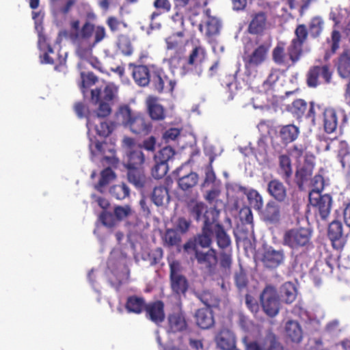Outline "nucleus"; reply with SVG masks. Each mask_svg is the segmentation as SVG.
I'll return each mask as SVG.
<instances>
[{
  "mask_svg": "<svg viewBox=\"0 0 350 350\" xmlns=\"http://www.w3.org/2000/svg\"><path fill=\"white\" fill-rule=\"evenodd\" d=\"M157 140L153 136H150L145 139L141 144L138 145L139 150L144 149L150 152H154L156 149Z\"/></svg>",
  "mask_w": 350,
  "mask_h": 350,
  "instance_id": "nucleus-60",
  "label": "nucleus"
},
{
  "mask_svg": "<svg viewBox=\"0 0 350 350\" xmlns=\"http://www.w3.org/2000/svg\"><path fill=\"white\" fill-rule=\"evenodd\" d=\"M243 342L246 350H283L282 347L272 334H269L262 342H248L247 337L243 339Z\"/></svg>",
  "mask_w": 350,
  "mask_h": 350,
  "instance_id": "nucleus-11",
  "label": "nucleus"
},
{
  "mask_svg": "<svg viewBox=\"0 0 350 350\" xmlns=\"http://www.w3.org/2000/svg\"><path fill=\"white\" fill-rule=\"evenodd\" d=\"M273 59L279 65L287 66L289 65L291 59H289L288 54L286 55L284 52V44L282 42L278 43L273 51Z\"/></svg>",
  "mask_w": 350,
  "mask_h": 350,
  "instance_id": "nucleus-37",
  "label": "nucleus"
},
{
  "mask_svg": "<svg viewBox=\"0 0 350 350\" xmlns=\"http://www.w3.org/2000/svg\"><path fill=\"white\" fill-rule=\"evenodd\" d=\"M347 120V114L341 107L334 109L329 107L324 108L322 111L323 126L327 133H333L338 125L345 124Z\"/></svg>",
  "mask_w": 350,
  "mask_h": 350,
  "instance_id": "nucleus-5",
  "label": "nucleus"
},
{
  "mask_svg": "<svg viewBox=\"0 0 350 350\" xmlns=\"http://www.w3.org/2000/svg\"><path fill=\"white\" fill-rule=\"evenodd\" d=\"M128 179L135 187H143L146 180L144 168L128 169Z\"/></svg>",
  "mask_w": 350,
  "mask_h": 350,
  "instance_id": "nucleus-35",
  "label": "nucleus"
},
{
  "mask_svg": "<svg viewBox=\"0 0 350 350\" xmlns=\"http://www.w3.org/2000/svg\"><path fill=\"white\" fill-rule=\"evenodd\" d=\"M204 21L203 24L199 25V29L203 31L205 30V34L208 36L215 35L219 33L220 28L219 21L211 15L210 9H206L204 11Z\"/></svg>",
  "mask_w": 350,
  "mask_h": 350,
  "instance_id": "nucleus-17",
  "label": "nucleus"
},
{
  "mask_svg": "<svg viewBox=\"0 0 350 350\" xmlns=\"http://www.w3.org/2000/svg\"><path fill=\"white\" fill-rule=\"evenodd\" d=\"M299 129L293 124L283 126L280 131V136L285 143L295 140L299 135Z\"/></svg>",
  "mask_w": 350,
  "mask_h": 350,
  "instance_id": "nucleus-36",
  "label": "nucleus"
},
{
  "mask_svg": "<svg viewBox=\"0 0 350 350\" xmlns=\"http://www.w3.org/2000/svg\"><path fill=\"white\" fill-rule=\"evenodd\" d=\"M152 199L156 205H163L164 201L165 200H168V193L167 189L163 186L154 187L152 192Z\"/></svg>",
  "mask_w": 350,
  "mask_h": 350,
  "instance_id": "nucleus-47",
  "label": "nucleus"
},
{
  "mask_svg": "<svg viewBox=\"0 0 350 350\" xmlns=\"http://www.w3.org/2000/svg\"><path fill=\"white\" fill-rule=\"evenodd\" d=\"M267 144L265 139L260 138L257 142L256 147L254 148V154L258 161L264 162L267 161Z\"/></svg>",
  "mask_w": 350,
  "mask_h": 350,
  "instance_id": "nucleus-43",
  "label": "nucleus"
},
{
  "mask_svg": "<svg viewBox=\"0 0 350 350\" xmlns=\"http://www.w3.org/2000/svg\"><path fill=\"white\" fill-rule=\"evenodd\" d=\"M267 191L275 200L282 202L286 197V189L285 186L277 179L269 182Z\"/></svg>",
  "mask_w": 350,
  "mask_h": 350,
  "instance_id": "nucleus-24",
  "label": "nucleus"
},
{
  "mask_svg": "<svg viewBox=\"0 0 350 350\" xmlns=\"http://www.w3.org/2000/svg\"><path fill=\"white\" fill-rule=\"evenodd\" d=\"M235 283L239 290L245 288L247 284V278L245 272L241 269L234 275Z\"/></svg>",
  "mask_w": 350,
  "mask_h": 350,
  "instance_id": "nucleus-62",
  "label": "nucleus"
},
{
  "mask_svg": "<svg viewBox=\"0 0 350 350\" xmlns=\"http://www.w3.org/2000/svg\"><path fill=\"white\" fill-rule=\"evenodd\" d=\"M285 331L287 337L292 342H299L303 336L302 329L300 325L295 321H288L285 326Z\"/></svg>",
  "mask_w": 350,
  "mask_h": 350,
  "instance_id": "nucleus-30",
  "label": "nucleus"
},
{
  "mask_svg": "<svg viewBox=\"0 0 350 350\" xmlns=\"http://www.w3.org/2000/svg\"><path fill=\"white\" fill-rule=\"evenodd\" d=\"M36 30L38 34V47L41 51L48 50L49 53H53V50L51 46L47 43V39L42 33V27L40 24H38V21L35 22Z\"/></svg>",
  "mask_w": 350,
  "mask_h": 350,
  "instance_id": "nucleus-49",
  "label": "nucleus"
},
{
  "mask_svg": "<svg viewBox=\"0 0 350 350\" xmlns=\"http://www.w3.org/2000/svg\"><path fill=\"white\" fill-rule=\"evenodd\" d=\"M116 178V174L113 171L107 167L101 172L100 179L99 183L95 185L96 189L100 192H103V188L107 185L111 181Z\"/></svg>",
  "mask_w": 350,
  "mask_h": 350,
  "instance_id": "nucleus-42",
  "label": "nucleus"
},
{
  "mask_svg": "<svg viewBox=\"0 0 350 350\" xmlns=\"http://www.w3.org/2000/svg\"><path fill=\"white\" fill-rule=\"evenodd\" d=\"M146 306L142 297L132 295L127 297L125 308L129 313L139 314L145 310Z\"/></svg>",
  "mask_w": 350,
  "mask_h": 350,
  "instance_id": "nucleus-23",
  "label": "nucleus"
},
{
  "mask_svg": "<svg viewBox=\"0 0 350 350\" xmlns=\"http://www.w3.org/2000/svg\"><path fill=\"white\" fill-rule=\"evenodd\" d=\"M146 161V157L141 150H131L126 152L124 162L127 169H139L144 168Z\"/></svg>",
  "mask_w": 350,
  "mask_h": 350,
  "instance_id": "nucleus-16",
  "label": "nucleus"
},
{
  "mask_svg": "<svg viewBox=\"0 0 350 350\" xmlns=\"http://www.w3.org/2000/svg\"><path fill=\"white\" fill-rule=\"evenodd\" d=\"M107 275L111 286L117 288L129 278L127 258L118 250H113L107 262Z\"/></svg>",
  "mask_w": 350,
  "mask_h": 350,
  "instance_id": "nucleus-3",
  "label": "nucleus"
},
{
  "mask_svg": "<svg viewBox=\"0 0 350 350\" xmlns=\"http://www.w3.org/2000/svg\"><path fill=\"white\" fill-rule=\"evenodd\" d=\"M148 111L150 117L153 120H159L165 118V113L163 107L158 104L153 98L148 100Z\"/></svg>",
  "mask_w": 350,
  "mask_h": 350,
  "instance_id": "nucleus-40",
  "label": "nucleus"
},
{
  "mask_svg": "<svg viewBox=\"0 0 350 350\" xmlns=\"http://www.w3.org/2000/svg\"><path fill=\"white\" fill-rule=\"evenodd\" d=\"M328 237L334 248L340 250L344 246L342 224L340 221L334 220L330 223L328 228Z\"/></svg>",
  "mask_w": 350,
  "mask_h": 350,
  "instance_id": "nucleus-13",
  "label": "nucleus"
},
{
  "mask_svg": "<svg viewBox=\"0 0 350 350\" xmlns=\"http://www.w3.org/2000/svg\"><path fill=\"white\" fill-rule=\"evenodd\" d=\"M187 324L185 317L181 313H174L168 317V332H181L186 328Z\"/></svg>",
  "mask_w": 350,
  "mask_h": 350,
  "instance_id": "nucleus-28",
  "label": "nucleus"
},
{
  "mask_svg": "<svg viewBox=\"0 0 350 350\" xmlns=\"http://www.w3.org/2000/svg\"><path fill=\"white\" fill-rule=\"evenodd\" d=\"M127 127L135 134L146 135L150 132L152 126L149 122L146 121L144 117L137 113Z\"/></svg>",
  "mask_w": 350,
  "mask_h": 350,
  "instance_id": "nucleus-19",
  "label": "nucleus"
},
{
  "mask_svg": "<svg viewBox=\"0 0 350 350\" xmlns=\"http://www.w3.org/2000/svg\"><path fill=\"white\" fill-rule=\"evenodd\" d=\"M191 215L197 221L203 219L204 222V215L208 211H216L215 209H208L206 206L201 202H191L189 204Z\"/></svg>",
  "mask_w": 350,
  "mask_h": 350,
  "instance_id": "nucleus-34",
  "label": "nucleus"
},
{
  "mask_svg": "<svg viewBox=\"0 0 350 350\" xmlns=\"http://www.w3.org/2000/svg\"><path fill=\"white\" fill-rule=\"evenodd\" d=\"M303 44L292 40L288 48V54L292 64L296 62L301 54Z\"/></svg>",
  "mask_w": 350,
  "mask_h": 350,
  "instance_id": "nucleus-48",
  "label": "nucleus"
},
{
  "mask_svg": "<svg viewBox=\"0 0 350 350\" xmlns=\"http://www.w3.org/2000/svg\"><path fill=\"white\" fill-rule=\"evenodd\" d=\"M284 260L282 250H275L272 247L266 250L264 253L262 261L267 267L274 268L279 266Z\"/></svg>",
  "mask_w": 350,
  "mask_h": 350,
  "instance_id": "nucleus-21",
  "label": "nucleus"
},
{
  "mask_svg": "<svg viewBox=\"0 0 350 350\" xmlns=\"http://www.w3.org/2000/svg\"><path fill=\"white\" fill-rule=\"evenodd\" d=\"M146 317L156 324L161 323L165 319L164 305L162 301H157L147 304L146 309Z\"/></svg>",
  "mask_w": 350,
  "mask_h": 350,
  "instance_id": "nucleus-18",
  "label": "nucleus"
},
{
  "mask_svg": "<svg viewBox=\"0 0 350 350\" xmlns=\"http://www.w3.org/2000/svg\"><path fill=\"white\" fill-rule=\"evenodd\" d=\"M337 69L342 78L350 77V50L344 51L338 58Z\"/></svg>",
  "mask_w": 350,
  "mask_h": 350,
  "instance_id": "nucleus-32",
  "label": "nucleus"
},
{
  "mask_svg": "<svg viewBox=\"0 0 350 350\" xmlns=\"http://www.w3.org/2000/svg\"><path fill=\"white\" fill-rule=\"evenodd\" d=\"M218 214L217 211H208L205 213L202 233L196 239L197 245L202 247H208L211 245L213 236V223L216 222Z\"/></svg>",
  "mask_w": 350,
  "mask_h": 350,
  "instance_id": "nucleus-8",
  "label": "nucleus"
},
{
  "mask_svg": "<svg viewBox=\"0 0 350 350\" xmlns=\"http://www.w3.org/2000/svg\"><path fill=\"white\" fill-rule=\"evenodd\" d=\"M95 103H99L97 111L96 112V113H90L88 116L100 117V118H103L105 117L108 116L111 113L112 103L103 100H98V102Z\"/></svg>",
  "mask_w": 350,
  "mask_h": 350,
  "instance_id": "nucleus-53",
  "label": "nucleus"
},
{
  "mask_svg": "<svg viewBox=\"0 0 350 350\" xmlns=\"http://www.w3.org/2000/svg\"><path fill=\"white\" fill-rule=\"evenodd\" d=\"M68 36L76 47V54L81 59L78 66L81 68L85 62L101 71L100 63L92 55L93 48L106 36L104 27L94 25L89 21L81 27L79 20L70 22Z\"/></svg>",
  "mask_w": 350,
  "mask_h": 350,
  "instance_id": "nucleus-1",
  "label": "nucleus"
},
{
  "mask_svg": "<svg viewBox=\"0 0 350 350\" xmlns=\"http://www.w3.org/2000/svg\"><path fill=\"white\" fill-rule=\"evenodd\" d=\"M307 109V103L302 99H297L293 102L290 107V111L297 118L301 117Z\"/></svg>",
  "mask_w": 350,
  "mask_h": 350,
  "instance_id": "nucleus-50",
  "label": "nucleus"
},
{
  "mask_svg": "<svg viewBox=\"0 0 350 350\" xmlns=\"http://www.w3.org/2000/svg\"><path fill=\"white\" fill-rule=\"evenodd\" d=\"M320 77L317 70V67L314 66L312 68L308 74L307 83L308 86L314 88L319 84L318 79Z\"/></svg>",
  "mask_w": 350,
  "mask_h": 350,
  "instance_id": "nucleus-63",
  "label": "nucleus"
},
{
  "mask_svg": "<svg viewBox=\"0 0 350 350\" xmlns=\"http://www.w3.org/2000/svg\"><path fill=\"white\" fill-rule=\"evenodd\" d=\"M213 230L219 247L225 249L230 246V238L221 225L215 222L213 223Z\"/></svg>",
  "mask_w": 350,
  "mask_h": 350,
  "instance_id": "nucleus-27",
  "label": "nucleus"
},
{
  "mask_svg": "<svg viewBox=\"0 0 350 350\" xmlns=\"http://www.w3.org/2000/svg\"><path fill=\"white\" fill-rule=\"evenodd\" d=\"M129 189L125 184L115 185L110 189L111 194L118 200H123L129 195Z\"/></svg>",
  "mask_w": 350,
  "mask_h": 350,
  "instance_id": "nucleus-55",
  "label": "nucleus"
},
{
  "mask_svg": "<svg viewBox=\"0 0 350 350\" xmlns=\"http://www.w3.org/2000/svg\"><path fill=\"white\" fill-rule=\"evenodd\" d=\"M132 75L135 81L139 85L145 86L150 81L148 69L145 66L134 67Z\"/></svg>",
  "mask_w": 350,
  "mask_h": 350,
  "instance_id": "nucleus-33",
  "label": "nucleus"
},
{
  "mask_svg": "<svg viewBox=\"0 0 350 350\" xmlns=\"http://www.w3.org/2000/svg\"><path fill=\"white\" fill-rule=\"evenodd\" d=\"M324 22L321 17H313L309 23V33L313 38L319 37L323 29Z\"/></svg>",
  "mask_w": 350,
  "mask_h": 350,
  "instance_id": "nucleus-44",
  "label": "nucleus"
},
{
  "mask_svg": "<svg viewBox=\"0 0 350 350\" xmlns=\"http://www.w3.org/2000/svg\"><path fill=\"white\" fill-rule=\"evenodd\" d=\"M206 59V51L204 47L201 46H196L191 53L189 59H187V65L189 67L190 72L196 69V72L200 75L202 72V69L200 65Z\"/></svg>",
  "mask_w": 350,
  "mask_h": 350,
  "instance_id": "nucleus-14",
  "label": "nucleus"
},
{
  "mask_svg": "<svg viewBox=\"0 0 350 350\" xmlns=\"http://www.w3.org/2000/svg\"><path fill=\"white\" fill-rule=\"evenodd\" d=\"M218 348L222 350L230 349L235 345V338L233 333L227 329H221L215 338Z\"/></svg>",
  "mask_w": 350,
  "mask_h": 350,
  "instance_id": "nucleus-22",
  "label": "nucleus"
},
{
  "mask_svg": "<svg viewBox=\"0 0 350 350\" xmlns=\"http://www.w3.org/2000/svg\"><path fill=\"white\" fill-rule=\"evenodd\" d=\"M260 303L267 315H277L280 310V299L276 289L271 286H266L261 293Z\"/></svg>",
  "mask_w": 350,
  "mask_h": 350,
  "instance_id": "nucleus-6",
  "label": "nucleus"
},
{
  "mask_svg": "<svg viewBox=\"0 0 350 350\" xmlns=\"http://www.w3.org/2000/svg\"><path fill=\"white\" fill-rule=\"evenodd\" d=\"M198 180V174L194 172H191L179 178L178 185L183 190H187L195 186L197 184Z\"/></svg>",
  "mask_w": 350,
  "mask_h": 350,
  "instance_id": "nucleus-46",
  "label": "nucleus"
},
{
  "mask_svg": "<svg viewBox=\"0 0 350 350\" xmlns=\"http://www.w3.org/2000/svg\"><path fill=\"white\" fill-rule=\"evenodd\" d=\"M239 189L247 196L251 206L255 210L260 211L263 206V200L261 195L254 189L248 190L245 187H240Z\"/></svg>",
  "mask_w": 350,
  "mask_h": 350,
  "instance_id": "nucleus-29",
  "label": "nucleus"
},
{
  "mask_svg": "<svg viewBox=\"0 0 350 350\" xmlns=\"http://www.w3.org/2000/svg\"><path fill=\"white\" fill-rule=\"evenodd\" d=\"M152 81L155 90L159 92L164 90L165 83H168L169 87L166 88L170 92L173 91L176 85V82L174 81L170 80L167 77H162L159 75H155L152 77Z\"/></svg>",
  "mask_w": 350,
  "mask_h": 350,
  "instance_id": "nucleus-41",
  "label": "nucleus"
},
{
  "mask_svg": "<svg viewBox=\"0 0 350 350\" xmlns=\"http://www.w3.org/2000/svg\"><path fill=\"white\" fill-rule=\"evenodd\" d=\"M163 63L167 64L172 72L178 68H179V73L182 76L190 72L189 67L187 65V59L181 57L178 53H176L170 58H164Z\"/></svg>",
  "mask_w": 350,
  "mask_h": 350,
  "instance_id": "nucleus-20",
  "label": "nucleus"
},
{
  "mask_svg": "<svg viewBox=\"0 0 350 350\" xmlns=\"http://www.w3.org/2000/svg\"><path fill=\"white\" fill-rule=\"evenodd\" d=\"M156 165L152 170V175L156 179H160L163 178L168 171L167 163H161L159 161H155Z\"/></svg>",
  "mask_w": 350,
  "mask_h": 350,
  "instance_id": "nucleus-57",
  "label": "nucleus"
},
{
  "mask_svg": "<svg viewBox=\"0 0 350 350\" xmlns=\"http://www.w3.org/2000/svg\"><path fill=\"white\" fill-rule=\"evenodd\" d=\"M208 306L205 308H201L197 310L196 313V323L202 329H208L214 324V319L211 307L216 306V304H209L204 302Z\"/></svg>",
  "mask_w": 350,
  "mask_h": 350,
  "instance_id": "nucleus-15",
  "label": "nucleus"
},
{
  "mask_svg": "<svg viewBox=\"0 0 350 350\" xmlns=\"http://www.w3.org/2000/svg\"><path fill=\"white\" fill-rule=\"evenodd\" d=\"M137 113L133 111L131 107L127 105L120 106L116 113L117 124L127 127L133 120V118H135Z\"/></svg>",
  "mask_w": 350,
  "mask_h": 350,
  "instance_id": "nucleus-25",
  "label": "nucleus"
},
{
  "mask_svg": "<svg viewBox=\"0 0 350 350\" xmlns=\"http://www.w3.org/2000/svg\"><path fill=\"white\" fill-rule=\"evenodd\" d=\"M280 174L284 178H289L293 173L291 162L289 157L286 154H282L279 157Z\"/></svg>",
  "mask_w": 350,
  "mask_h": 350,
  "instance_id": "nucleus-45",
  "label": "nucleus"
},
{
  "mask_svg": "<svg viewBox=\"0 0 350 350\" xmlns=\"http://www.w3.org/2000/svg\"><path fill=\"white\" fill-rule=\"evenodd\" d=\"M81 89L83 94H85V89L94 85L96 81V77L92 72H88L85 74L84 72H81Z\"/></svg>",
  "mask_w": 350,
  "mask_h": 350,
  "instance_id": "nucleus-56",
  "label": "nucleus"
},
{
  "mask_svg": "<svg viewBox=\"0 0 350 350\" xmlns=\"http://www.w3.org/2000/svg\"><path fill=\"white\" fill-rule=\"evenodd\" d=\"M163 240L168 246H174L179 244L180 237L175 229H167L165 232Z\"/></svg>",
  "mask_w": 350,
  "mask_h": 350,
  "instance_id": "nucleus-54",
  "label": "nucleus"
},
{
  "mask_svg": "<svg viewBox=\"0 0 350 350\" xmlns=\"http://www.w3.org/2000/svg\"><path fill=\"white\" fill-rule=\"evenodd\" d=\"M312 189L311 191H317L321 193L325 186L323 177L320 174L315 175L312 180Z\"/></svg>",
  "mask_w": 350,
  "mask_h": 350,
  "instance_id": "nucleus-64",
  "label": "nucleus"
},
{
  "mask_svg": "<svg viewBox=\"0 0 350 350\" xmlns=\"http://www.w3.org/2000/svg\"><path fill=\"white\" fill-rule=\"evenodd\" d=\"M260 212H261V217L262 219L265 221L271 224H276L280 221V208L274 202L267 203L265 210H261Z\"/></svg>",
  "mask_w": 350,
  "mask_h": 350,
  "instance_id": "nucleus-26",
  "label": "nucleus"
},
{
  "mask_svg": "<svg viewBox=\"0 0 350 350\" xmlns=\"http://www.w3.org/2000/svg\"><path fill=\"white\" fill-rule=\"evenodd\" d=\"M312 231L307 228L297 227L286 230L282 237V243L293 252L304 251L312 245Z\"/></svg>",
  "mask_w": 350,
  "mask_h": 350,
  "instance_id": "nucleus-4",
  "label": "nucleus"
},
{
  "mask_svg": "<svg viewBox=\"0 0 350 350\" xmlns=\"http://www.w3.org/2000/svg\"><path fill=\"white\" fill-rule=\"evenodd\" d=\"M88 135L90 140L89 148L92 156L104 154L103 146L105 144L99 142L96 135L101 137L108 136L113 130L114 126L107 122L100 117L88 116L87 117Z\"/></svg>",
  "mask_w": 350,
  "mask_h": 350,
  "instance_id": "nucleus-2",
  "label": "nucleus"
},
{
  "mask_svg": "<svg viewBox=\"0 0 350 350\" xmlns=\"http://www.w3.org/2000/svg\"><path fill=\"white\" fill-rule=\"evenodd\" d=\"M266 16L264 13H258L254 16L249 25V31L252 34L262 32L265 27Z\"/></svg>",
  "mask_w": 350,
  "mask_h": 350,
  "instance_id": "nucleus-38",
  "label": "nucleus"
},
{
  "mask_svg": "<svg viewBox=\"0 0 350 350\" xmlns=\"http://www.w3.org/2000/svg\"><path fill=\"white\" fill-rule=\"evenodd\" d=\"M281 296L286 304L293 302L297 297V289L291 282H286L281 287Z\"/></svg>",
  "mask_w": 350,
  "mask_h": 350,
  "instance_id": "nucleus-39",
  "label": "nucleus"
},
{
  "mask_svg": "<svg viewBox=\"0 0 350 350\" xmlns=\"http://www.w3.org/2000/svg\"><path fill=\"white\" fill-rule=\"evenodd\" d=\"M118 46L121 52L125 55H130L133 53V49L129 39L125 36H120L118 38Z\"/></svg>",
  "mask_w": 350,
  "mask_h": 350,
  "instance_id": "nucleus-59",
  "label": "nucleus"
},
{
  "mask_svg": "<svg viewBox=\"0 0 350 350\" xmlns=\"http://www.w3.org/2000/svg\"><path fill=\"white\" fill-rule=\"evenodd\" d=\"M171 282L172 288L175 293H184L187 291V282L183 275L171 278Z\"/></svg>",
  "mask_w": 350,
  "mask_h": 350,
  "instance_id": "nucleus-51",
  "label": "nucleus"
},
{
  "mask_svg": "<svg viewBox=\"0 0 350 350\" xmlns=\"http://www.w3.org/2000/svg\"><path fill=\"white\" fill-rule=\"evenodd\" d=\"M237 74V71L236 72L235 75H226L222 79L221 85L226 91L228 100H231L233 99L234 94L239 89L236 79Z\"/></svg>",
  "mask_w": 350,
  "mask_h": 350,
  "instance_id": "nucleus-31",
  "label": "nucleus"
},
{
  "mask_svg": "<svg viewBox=\"0 0 350 350\" xmlns=\"http://www.w3.org/2000/svg\"><path fill=\"white\" fill-rule=\"evenodd\" d=\"M271 46L270 42H265L258 46L245 61L246 72L248 75L256 72V68L261 65L267 59Z\"/></svg>",
  "mask_w": 350,
  "mask_h": 350,
  "instance_id": "nucleus-7",
  "label": "nucleus"
},
{
  "mask_svg": "<svg viewBox=\"0 0 350 350\" xmlns=\"http://www.w3.org/2000/svg\"><path fill=\"white\" fill-rule=\"evenodd\" d=\"M295 38L293 40L304 44L308 35V31L306 26L305 25H297L295 31Z\"/></svg>",
  "mask_w": 350,
  "mask_h": 350,
  "instance_id": "nucleus-61",
  "label": "nucleus"
},
{
  "mask_svg": "<svg viewBox=\"0 0 350 350\" xmlns=\"http://www.w3.org/2000/svg\"><path fill=\"white\" fill-rule=\"evenodd\" d=\"M192 248L195 250L196 258L199 264L203 265L209 269L217 265V257L215 250L211 248L206 252H202L194 247L192 243H187L184 245V250L187 252Z\"/></svg>",
  "mask_w": 350,
  "mask_h": 350,
  "instance_id": "nucleus-10",
  "label": "nucleus"
},
{
  "mask_svg": "<svg viewBox=\"0 0 350 350\" xmlns=\"http://www.w3.org/2000/svg\"><path fill=\"white\" fill-rule=\"evenodd\" d=\"M75 3V0H69L64 5H62L59 1L57 3V8H51L52 12L55 15H65L70 11L71 8L74 5Z\"/></svg>",
  "mask_w": 350,
  "mask_h": 350,
  "instance_id": "nucleus-58",
  "label": "nucleus"
},
{
  "mask_svg": "<svg viewBox=\"0 0 350 350\" xmlns=\"http://www.w3.org/2000/svg\"><path fill=\"white\" fill-rule=\"evenodd\" d=\"M118 88L113 83H109L105 85L103 90L95 89L92 90V100L93 102L103 100L113 103L116 98Z\"/></svg>",
  "mask_w": 350,
  "mask_h": 350,
  "instance_id": "nucleus-12",
  "label": "nucleus"
},
{
  "mask_svg": "<svg viewBox=\"0 0 350 350\" xmlns=\"http://www.w3.org/2000/svg\"><path fill=\"white\" fill-rule=\"evenodd\" d=\"M310 204L316 208L323 219L327 218L330 213L332 199L329 194L321 195L317 191L309 193Z\"/></svg>",
  "mask_w": 350,
  "mask_h": 350,
  "instance_id": "nucleus-9",
  "label": "nucleus"
},
{
  "mask_svg": "<svg viewBox=\"0 0 350 350\" xmlns=\"http://www.w3.org/2000/svg\"><path fill=\"white\" fill-rule=\"evenodd\" d=\"M175 152L170 146L163 148L157 154H154L155 161L167 163L168 161L173 158Z\"/></svg>",
  "mask_w": 350,
  "mask_h": 350,
  "instance_id": "nucleus-52",
  "label": "nucleus"
}]
</instances>
